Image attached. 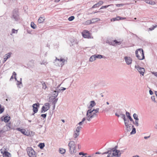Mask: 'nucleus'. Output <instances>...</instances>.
I'll return each instance as SVG.
<instances>
[{"mask_svg": "<svg viewBox=\"0 0 157 157\" xmlns=\"http://www.w3.org/2000/svg\"><path fill=\"white\" fill-rule=\"evenodd\" d=\"M132 129L130 132V134L131 135L134 134L136 133V129L133 125L132 126Z\"/></svg>", "mask_w": 157, "mask_h": 157, "instance_id": "nucleus-29", "label": "nucleus"}, {"mask_svg": "<svg viewBox=\"0 0 157 157\" xmlns=\"http://www.w3.org/2000/svg\"><path fill=\"white\" fill-rule=\"evenodd\" d=\"M124 59L127 65H130L132 63V60L131 57L128 56H125L124 57Z\"/></svg>", "mask_w": 157, "mask_h": 157, "instance_id": "nucleus-11", "label": "nucleus"}, {"mask_svg": "<svg viewBox=\"0 0 157 157\" xmlns=\"http://www.w3.org/2000/svg\"><path fill=\"white\" fill-rule=\"evenodd\" d=\"M71 42V44L70 45V46H73V45L77 44V40L75 39H72L70 40Z\"/></svg>", "mask_w": 157, "mask_h": 157, "instance_id": "nucleus-21", "label": "nucleus"}, {"mask_svg": "<svg viewBox=\"0 0 157 157\" xmlns=\"http://www.w3.org/2000/svg\"><path fill=\"white\" fill-rule=\"evenodd\" d=\"M101 153L99 152H97L95 153V154H93L92 155V156L95 157L96 154H100Z\"/></svg>", "mask_w": 157, "mask_h": 157, "instance_id": "nucleus-58", "label": "nucleus"}, {"mask_svg": "<svg viewBox=\"0 0 157 157\" xmlns=\"http://www.w3.org/2000/svg\"><path fill=\"white\" fill-rule=\"evenodd\" d=\"M118 147V146L117 145L116 146L114 147L113 148H108L107 150L108 151H111V150H117V148Z\"/></svg>", "mask_w": 157, "mask_h": 157, "instance_id": "nucleus-38", "label": "nucleus"}, {"mask_svg": "<svg viewBox=\"0 0 157 157\" xmlns=\"http://www.w3.org/2000/svg\"><path fill=\"white\" fill-rule=\"evenodd\" d=\"M90 112H91V111H87L86 114V116L87 117V119L88 121H90L91 118L90 117V116L89 114L90 113Z\"/></svg>", "mask_w": 157, "mask_h": 157, "instance_id": "nucleus-27", "label": "nucleus"}, {"mask_svg": "<svg viewBox=\"0 0 157 157\" xmlns=\"http://www.w3.org/2000/svg\"><path fill=\"white\" fill-rule=\"evenodd\" d=\"M89 115L90 116V117L91 119L97 116V115L95 114L94 113H90L89 114Z\"/></svg>", "mask_w": 157, "mask_h": 157, "instance_id": "nucleus-31", "label": "nucleus"}, {"mask_svg": "<svg viewBox=\"0 0 157 157\" xmlns=\"http://www.w3.org/2000/svg\"><path fill=\"white\" fill-rule=\"evenodd\" d=\"M50 108V104L49 103H46L44 104L41 108V113H44L47 111Z\"/></svg>", "mask_w": 157, "mask_h": 157, "instance_id": "nucleus-6", "label": "nucleus"}, {"mask_svg": "<svg viewBox=\"0 0 157 157\" xmlns=\"http://www.w3.org/2000/svg\"><path fill=\"white\" fill-rule=\"evenodd\" d=\"M99 20H100V19L98 18H93L91 19V23L92 24L94 23Z\"/></svg>", "mask_w": 157, "mask_h": 157, "instance_id": "nucleus-26", "label": "nucleus"}, {"mask_svg": "<svg viewBox=\"0 0 157 157\" xmlns=\"http://www.w3.org/2000/svg\"><path fill=\"white\" fill-rule=\"evenodd\" d=\"M121 44V41H118L116 40H114L113 41H110L109 43V44L113 46H116V44L117 45H120Z\"/></svg>", "mask_w": 157, "mask_h": 157, "instance_id": "nucleus-9", "label": "nucleus"}, {"mask_svg": "<svg viewBox=\"0 0 157 157\" xmlns=\"http://www.w3.org/2000/svg\"><path fill=\"white\" fill-rule=\"evenodd\" d=\"M60 91H59L60 92ZM59 92V91L56 90L54 91L52 93V97L54 99H55L58 96V93Z\"/></svg>", "mask_w": 157, "mask_h": 157, "instance_id": "nucleus-17", "label": "nucleus"}, {"mask_svg": "<svg viewBox=\"0 0 157 157\" xmlns=\"http://www.w3.org/2000/svg\"><path fill=\"white\" fill-rule=\"evenodd\" d=\"M96 103L94 101H91L90 102V105L88 107V108L90 109L96 105Z\"/></svg>", "mask_w": 157, "mask_h": 157, "instance_id": "nucleus-16", "label": "nucleus"}, {"mask_svg": "<svg viewBox=\"0 0 157 157\" xmlns=\"http://www.w3.org/2000/svg\"><path fill=\"white\" fill-rule=\"evenodd\" d=\"M151 99L155 102H156V101L155 100V97L154 96H152L151 97Z\"/></svg>", "mask_w": 157, "mask_h": 157, "instance_id": "nucleus-53", "label": "nucleus"}, {"mask_svg": "<svg viewBox=\"0 0 157 157\" xmlns=\"http://www.w3.org/2000/svg\"><path fill=\"white\" fill-rule=\"evenodd\" d=\"M82 128L80 126H78L77 127L76 129V132L79 133L80 129L81 128Z\"/></svg>", "mask_w": 157, "mask_h": 157, "instance_id": "nucleus-46", "label": "nucleus"}, {"mask_svg": "<svg viewBox=\"0 0 157 157\" xmlns=\"http://www.w3.org/2000/svg\"><path fill=\"white\" fill-rule=\"evenodd\" d=\"M99 7V6H98V5L97 3H96V4H95V5H93L92 6V7H91V9H92L93 8H96L97 7Z\"/></svg>", "mask_w": 157, "mask_h": 157, "instance_id": "nucleus-52", "label": "nucleus"}, {"mask_svg": "<svg viewBox=\"0 0 157 157\" xmlns=\"http://www.w3.org/2000/svg\"><path fill=\"white\" fill-rule=\"evenodd\" d=\"M59 152L61 154H64L65 152V150L62 148H60L59 150Z\"/></svg>", "mask_w": 157, "mask_h": 157, "instance_id": "nucleus-37", "label": "nucleus"}, {"mask_svg": "<svg viewBox=\"0 0 157 157\" xmlns=\"http://www.w3.org/2000/svg\"><path fill=\"white\" fill-rule=\"evenodd\" d=\"M46 116H47L46 113L42 114L41 115V116L44 118H45L46 117Z\"/></svg>", "mask_w": 157, "mask_h": 157, "instance_id": "nucleus-56", "label": "nucleus"}, {"mask_svg": "<svg viewBox=\"0 0 157 157\" xmlns=\"http://www.w3.org/2000/svg\"><path fill=\"white\" fill-rule=\"evenodd\" d=\"M145 2L147 4L151 5H154L155 4L154 2L150 0H146Z\"/></svg>", "mask_w": 157, "mask_h": 157, "instance_id": "nucleus-28", "label": "nucleus"}, {"mask_svg": "<svg viewBox=\"0 0 157 157\" xmlns=\"http://www.w3.org/2000/svg\"><path fill=\"white\" fill-rule=\"evenodd\" d=\"M27 151L29 157H36L35 152L32 147H27Z\"/></svg>", "mask_w": 157, "mask_h": 157, "instance_id": "nucleus-5", "label": "nucleus"}, {"mask_svg": "<svg viewBox=\"0 0 157 157\" xmlns=\"http://www.w3.org/2000/svg\"><path fill=\"white\" fill-rule=\"evenodd\" d=\"M119 16H117L116 17H114L111 19V21H118L119 20Z\"/></svg>", "mask_w": 157, "mask_h": 157, "instance_id": "nucleus-43", "label": "nucleus"}, {"mask_svg": "<svg viewBox=\"0 0 157 157\" xmlns=\"http://www.w3.org/2000/svg\"><path fill=\"white\" fill-rule=\"evenodd\" d=\"M10 119V116H6L3 118L2 117L1 118V120L4 121L5 123H8Z\"/></svg>", "mask_w": 157, "mask_h": 157, "instance_id": "nucleus-13", "label": "nucleus"}, {"mask_svg": "<svg viewBox=\"0 0 157 157\" xmlns=\"http://www.w3.org/2000/svg\"><path fill=\"white\" fill-rule=\"evenodd\" d=\"M40 105L39 103H37L34 104L33 105V111L34 113H36L38 111V108L39 107Z\"/></svg>", "mask_w": 157, "mask_h": 157, "instance_id": "nucleus-10", "label": "nucleus"}, {"mask_svg": "<svg viewBox=\"0 0 157 157\" xmlns=\"http://www.w3.org/2000/svg\"><path fill=\"white\" fill-rule=\"evenodd\" d=\"M6 128V130H9L11 128V124L10 123H9L4 127V128Z\"/></svg>", "mask_w": 157, "mask_h": 157, "instance_id": "nucleus-22", "label": "nucleus"}, {"mask_svg": "<svg viewBox=\"0 0 157 157\" xmlns=\"http://www.w3.org/2000/svg\"><path fill=\"white\" fill-rule=\"evenodd\" d=\"M66 89V88L63 87H61L60 90L61 91H64Z\"/></svg>", "mask_w": 157, "mask_h": 157, "instance_id": "nucleus-62", "label": "nucleus"}, {"mask_svg": "<svg viewBox=\"0 0 157 157\" xmlns=\"http://www.w3.org/2000/svg\"><path fill=\"white\" fill-rule=\"evenodd\" d=\"M86 25H89V24H92L91 23V20L87 21H86Z\"/></svg>", "mask_w": 157, "mask_h": 157, "instance_id": "nucleus-54", "label": "nucleus"}, {"mask_svg": "<svg viewBox=\"0 0 157 157\" xmlns=\"http://www.w3.org/2000/svg\"><path fill=\"white\" fill-rule=\"evenodd\" d=\"M1 153L3 154V157H11L10 154L6 151H4L3 152L1 151Z\"/></svg>", "mask_w": 157, "mask_h": 157, "instance_id": "nucleus-12", "label": "nucleus"}, {"mask_svg": "<svg viewBox=\"0 0 157 157\" xmlns=\"http://www.w3.org/2000/svg\"><path fill=\"white\" fill-rule=\"evenodd\" d=\"M79 154L80 155H83L82 156H84L85 155L87 154V153H84L83 152H81L79 153Z\"/></svg>", "mask_w": 157, "mask_h": 157, "instance_id": "nucleus-55", "label": "nucleus"}, {"mask_svg": "<svg viewBox=\"0 0 157 157\" xmlns=\"http://www.w3.org/2000/svg\"><path fill=\"white\" fill-rule=\"evenodd\" d=\"M132 122H133V123L134 124H135L136 126H137V127L139 126V123H138L139 120H135V121H132Z\"/></svg>", "mask_w": 157, "mask_h": 157, "instance_id": "nucleus-34", "label": "nucleus"}, {"mask_svg": "<svg viewBox=\"0 0 157 157\" xmlns=\"http://www.w3.org/2000/svg\"><path fill=\"white\" fill-rule=\"evenodd\" d=\"M149 94L150 95H152L153 94V92H152V91L150 90L149 91Z\"/></svg>", "mask_w": 157, "mask_h": 157, "instance_id": "nucleus-61", "label": "nucleus"}, {"mask_svg": "<svg viewBox=\"0 0 157 157\" xmlns=\"http://www.w3.org/2000/svg\"><path fill=\"white\" fill-rule=\"evenodd\" d=\"M31 27L33 29H35L36 28V25L33 22H31Z\"/></svg>", "mask_w": 157, "mask_h": 157, "instance_id": "nucleus-32", "label": "nucleus"}, {"mask_svg": "<svg viewBox=\"0 0 157 157\" xmlns=\"http://www.w3.org/2000/svg\"><path fill=\"white\" fill-rule=\"evenodd\" d=\"M153 74H154L155 76L157 77V72H153L152 73Z\"/></svg>", "mask_w": 157, "mask_h": 157, "instance_id": "nucleus-64", "label": "nucleus"}, {"mask_svg": "<svg viewBox=\"0 0 157 157\" xmlns=\"http://www.w3.org/2000/svg\"><path fill=\"white\" fill-rule=\"evenodd\" d=\"M119 17H120L119 18V20H122V19H124L126 18L125 17H121L119 16Z\"/></svg>", "mask_w": 157, "mask_h": 157, "instance_id": "nucleus-63", "label": "nucleus"}, {"mask_svg": "<svg viewBox=\"0 0 157 157\" xmlns=\"http://www.w3.org/2000/svg\"><path fill=\"white\" fill-rule=\"evenodd\" d=\"M133 117L135 120H139L138 117V115L135 113L133 114Z\"/></svg>", "mask_w": 157, "mask_h": 157, "instance_id": "nucleus-40", "label": "nucleus"}, {"mask_svg": "<svg viewBox=\"0 0 157 157\" xmlns=\"http://www.w3.org/2000/svg\"><path fill=\"white\" fill-rule=\"evenodd\" d=\"M18 12V11L17 9H14L13 12V15L12 18L16 21H18L20 19Z\"/></svg>", "mask_w": 157, "mask_h": 157, "instance_id": "nucleus-4", "label": "nucleus"}, {"mask_svg": "<svg viewBox=\"0 0 157 157\" xmlns=\"http://www.w3.org/2000/svg\"><path fill=\"white\" fill-rule=\"evenodd\" d=\"M79 133H78L77 132L76 133H75L74 134V137L75 138H76L78 137V136H79Z\"/></svg>", "mask_w": 157, "mask_h": 157, "instance_id": "nucleus-48", "label": "nucleus"}, {"mask_svg": "<svg viewBox=\"0 0 157 157\" xmlns=\"http://www.w3.org/2000/svg\"><path fill=\"white\" fill-rule=\"evenodd\" d=\"M120 115L121 116V118H122L124 120V121H125L126 118L125 114L120 113Z\"/></svg>", "mask_w": 157, "mask_h": 157, "instance_id": "nucleus-41", "label": "nucleus"}, {"mask_svg": "<svg viewBox=\"0 0 157 157\" xmlns=\"http://www.w3.org/2000/svg\"><path fill=\"white\" fill-rule=\"evenodd\" d=\"M69 147L70 152L71 154L75 153L76 152L75 144L73 141H70L68 144Z\"/></svg>", "mask_w": 157, "mask_h": 157, "instance_id": "nucleus-3", "label": "nucleus"}, {"mask_svg": "<svg viewBox=\"0 0 157 157\" xmlns=\"http://www.w3.org/2000/svg\"><path fill=\"white\" fill-rule=\"evenodd\" d=\"M6 131V130H4V129H0V133H3Z\"/></svg>", "mask_w": 157, "mask_h": 157, "instance_id": "nucleus-57", "label": "nucleus"}, {"mask_svg": "<svg viewBox=\"0 0 157 157\" xmlns=\"http://www.w3.org/2000/svg\"><path fill=\"white\" fill-rule=\"evenodd\" d=\"M40 82L42 84V88L44 90H45L47 87L45 82Z\"/></svg>", "mask_w": 157, "mask_h": 157, "instance_id": "nucleus-35", "label": "nucleus"}, {"mask_svg": "<svg viewBox=\"0 0 157 157\" xmlns=\"http://www.w3.org/2000/svg\"><path fill=\"white\" fill-rule=\"evenodd\" d=\"M16 31H17V30H15V29H12V33H15Z\"/></svg>", "mask_w": 157, "mask_h": 157, "instance_id": "nucleus-59", "label": "nucleus"}, {"mask_svg": "<svg viewBox=\"0 0 157 157\" xmlns=\"http://www.w3.org/2000/svg\"><path fill=\"white\" fill-rule=\"evenodd\" d=\"M21 80H22L21 78H20V81H18L17 80L16 81H17V86L19 85H20L22 84Z\"/></svg>", "mask_w": 157, "mask_h": 157, "instance_id": "nucleus-47", "label": "nucleus"}, {"mask_svg": "<svg viewBox=\"0 0 157 157\" xmlns=\"http://www.w3.org/2000/svg\"><path fill=\"white\" fill-rule=\"evenodd\" d=\"M113 6V4H110V5H108L107 6H102L101 7V8H100V10L104 9L105 8H106L109 6Z\"/></svg>", "mask_w": 157, "mask_h": 157, "instance_id": "nucleus-33", "label": "nucleus"}, {"mask_svg": "<svg viewBox=\"0 0 157 157\" xmlns=\"http://www.w3.org/2000/svg\"><path fill=\"white\" fill-rule=\"evenodd\" d=\"M126 115L127 117V118L128 119L131 121H133V120L131 116L130 115V114L129 112L127 111H126Z\"/></svg>", "mask_w": 157, "mask_h": 157, "instance_id": "nucleus-18", "label": "nucleus"}, {"mask_svg": "<svg viewBox=\"0 0 157 157\" xmlns=\"http://www.w3.org/2000/svg\"><path fill=\"white\" fill-rule=\"evenodd\" d=\"M54 99H55L53 100L52 102V104L53 105H56V103L58 99V98H55Z\"/></svg>", "mask_w": 157, "mask_h": 157, "instance_id": "nucleus-45", "label": "nucleus"}, {"mask_svg": "<svg viewBox=\"0 0 157 157\" xmlns=\"http://www.w3.org/2000/svg\"><path fill=\"white\" fill-rule=\"evenodd\" d=\"M4 108H2V105H0V114L2 113L4 111Z\"/></svg>", "mask_w": 157, "mask_h": 157, "instance_id": "nucleus-49", "label": "nucleus"}, {"mask_svg": "<svg viewBox=\"0 0 157 157\" xmlns=\"http://www.w3.org/2000/svg\"><path fill=\"white\" fill-rule=\"evenodd\" d=\"M112 106H109L108 107H106L105 109L104 110L105 111L108 112L109 111V110L111 109L112 108Z\"/></svg>", "mask_w": 157, "mask_h": 157, "instance_id": "nucleus-42", "label": "nucleus"}, {"mask_svg": "<svg viewBox=\"0 0 157 157\" xmlns=\"http://www.w3.org/2000/svg\"><path fill=\"white\" fill-rule=\"evenodd\" d=\"M157 27V25H155V26H153L152 27L150 28H149V30L151 31H152L155 28Z\"/></svg>", "mask_w": 157, "mask_h": 157, "instance_id": "nucleus-50", "label": "nucleus"}, {"mask_svg": "<svg viewBox=\"0 0 157 157\" xmlns=\"http://www.w3.org/2000/svg\"><path fill=\"white\" fill-rule=\"evenodd\" d=\"M94 55V56H95L96 59V58H98V59H101L102 58H104L105 57V56L101 55Z\"/></svg>", "mask_w": 157, "mask_h": 157, "instance_id": "nucleus-25", "label": "nucleus"}, {"mask_svg": "<svg viewBox=\"0 0 157 157\" xmlns=\"http://www.w3.org/2000/svg\"><path fill=\"white\" fill-rule=\"evenodd\" d=\"M135 53L136 57L140 60L144 59L145 57L143 50L141 48H139L136 50Z\"/></svg>", "mask_w": 157, "mask_h": 157, "instance_id": "nucleus-2", "label": "nucleus"}, {"mask_svg": "<svg viewBox=\"0 0 157 157\" xmlns=\"http://www.w3.org/2000/svg\"><path fill=\"white\" fill-rule=\"evenodd\" d=\"M13 75H15L14 78L15 79V80H17V78H16V72L15 71H13V75L11 76V77L10 78V80H11L12 79H13Z\"/></svg>", "mask_w": 157, "mask_h": 157, "instance_id": "nucleus-39", "label": "nucleus"}, {"mask_svg": "<svg viewBox=\"0 0 157 157\" xmlns=\"http://www.w3.org/2000/svg\"><path fill=\"white\" fill-rule=\"evenodd\" d=\"M135 67L137 70L141 75L143 76L144 75L145 71V70L144 68L140 67L138 65H136Z\"/></svg>", "mask_w": 157, "mask_h": 157, "instance_id": "nucleus-7", "label": "nucleus"}, {"mask_svg": "<svg viewBox=\"0 0 157 157\" xmlns=\"http://www.w3.org/2000/svg\"><path fill=\"white\" fill-rule=\"evenodd\" d=\"M38 146L40 149H42L45 146L44 143H40L38 145Z\"/></svg>", "mask_w": 157, "mask_h": 157, "instance_id": "nucleus-30", "label": "nucleus"}, {"mask_svg": "<svg viewBox=\"0 0 157 157\" xmlns=\"http://www.w3.org/2000/svg\"><path fill=\"white\" fill-rule=\"evenodd\" d=\"M99 108H97L96 109L93 110H92L91 109H89L87 111H91V112H90V113H94L95 114H96V113L99 112Z\"/></svg>", "mask_w": 157, "mask_h": 157, "instance_id": "nucleus-15", "label": "nucleus"}, {"mask_svg": "<svg viewBox=\"0 0 157 157\" xmlns=\"http://www.w3.org/2000/svg\"><path fill=\"white\" fill-rule=\"evenodd\" d=\"M82 36L86 38H91L90 35L89 31L87 30H85L84 32L82 33Z\"/></svg>", "mask_w": 157, "mask_h": 157, "instance_id": "nucleus-8", "label": "nucleus"}, {"mask_svg": "<svg viewBox=\"0 0 157 157\" xmlns=\"http://www.w3.org/2000/svg\"><path fill=\"white\" fill-rule=\"evenodd\" d=\"M116 5L117 7H120V6L123 5L122 4H117Z\"/></svg>", "mask_w": 157, "mask_h": 157, "instance_id": "nucleus-60", "label": "nucleus"}, {"mask_svg": "<svg viewBox=\"0 0 157 157\" xmlns=\"http://www.w3.org/2000/svg\"><path fill=\"white\" fill-rule=\"evenodd\" d=\"M16 130L17 131L20 132L22 134L25 135H27L26 134L27 132H26L25 130L24 129H21L20 128H17Z\"/></svg>", "mask_w": 157, "mask_h": 157, "instance_id": "nucleus-14", "label": "nucleus"}, {"mask_svg": "<svg viewBox=\"0 0 157 157\" xmlns=\"http://www.w3.org/2000/svg\"><path fill=\"white\" fill-rule=\"evenodd\" d=\"M121 153L119 150L107 151L102 154V155L104 154H108L107 157H113L116 156L119 157L120 156Z\"/></svg>", "mask_w": 157, "mask_h": 157, "instance_id": "nucleus-1", "label": "nucleus"}, {"mask_svg": "<svg viewBox=\"0 0 157 157\" xmlns=\"http://www.w3.org/2000/svg\"><path fill=\"white\" fill-rule=\"evenodd\" d=\"M44 20L45 19L44 17H40L38 20V22L39 24L42 23L44 22Z\"/></svg>", "mask_w": 157, "mask_h": 157, "instance_id": "nucleus-23", "label": "nucleus"}, {"mask_svg": "<svg viewBox=\"0 0 157 157\" xmlns=\"http://www.w3.org/2000/svg\"><path fill=\"white\" fill-rule=\"evenodd\" d=\"M11 53H9L5 55L6 56H4V58L3 63H4L10 57Z\"/></svg>", "mask_w": 157, "mask_h": 157, "instance_id": "nucleus-19", "label": "nucleus"}, {"mask_svg": "<svg viewBox=\"0 0 157 157\" xmlns=\"http://www.w3.org/2000/svg\"><path fill=\"white\" fill-rule=\"evenodd\" d=\"M96 58L94 55L91 56L90 58V62H92Z\"/></svg>", "mask_w": 157, "mask_h": 157, "instance_id": "nucleus-36", "label": "nucleus"}, {"mask_svg": "<svg viewBox=\"0 0 157 157\" xmlns=\"http://www.w3.org/2000/svg\"><path fill=\"white\" fill-rule=\"evenodd\" d=\"M124 124L126 128H128L130 127V126H129V124H128L129 122V120H126V119H125V121L124 120Z\"/></svg>", "mask_w": 157, "mask_h": 157, "instance_id": "nucleus-20", "label": "nucleus"}, {"mask_svg": "<svg viewBox=\"0 0 157 157\" xmlns=\"http://www.w3.org/2000/svg\"><path fill=\"white\" fill-rule=\"evenodd\" d=\"M56 60H58V61H59L60 62H62V64H63V65L64 64V62L65 61V59H63V58H61L59 59H58L56 57V59L55 60V61H56Z\"/></svg>", "mask_w": 157, "mask_h": 157, "instance_id": "nucleus-24", "label": "nucleus"}, {"mask_svg": "<svg viewBox=\"0 0 157 157\" xmlns=\"http://www.w3.org/2000/svg\"><path fill=\"white\" fill-rule=\"evenodd\" d=\"M75 17L74 16H71L68 18V20L69 21H73Z\"/></svg>", "mask_w": 157, "mask_h": 157, "instance_id": "nucleus-44", "label": "nucleus"}, {"mask_svg": "<svg viewBox=\"0 0 157 157\" xmlns=\"http://www.w3.org/2000/svg\"><path fill=\"white\" fill-rule=\"evenodd\" d=\"M103 3V2L102 1H100L97 3L98 6H99L101 5H102Z\"/></svg>", "mask_w": 157, "mask_h": 157, "instance_id": "nucleus-51", "label": "nucleus"}]
</instances>
